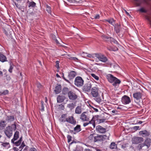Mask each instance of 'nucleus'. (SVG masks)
Returning a JSON list of instances; mask_svg holds the SVG:
<instances>
[{"instance_id": "f257e3e1", "label": "nucleus", "mask_w": 151, "mask_h": 151, "mask_svg": "<svg viewBox=\"0 0 151 151\" xmlns=\"http://www.w3.org/2000/svg\"><path fill=\"white\" fill-rule=\"evenodd\" d=\"M108 81L110 83H113L112 85L114 87L119 85L121 81L111 74H108L106 76Z\"/></svg>"}, {"instance_id": "f03ea898", "label": "nucleus", "mask_w": 151, "mask_h": 151, "mask_svg": "<svg viewBox=\"0 0 151 151\" xmlns=\"http://www.w3.org/2000/svg\"><path fill=\"white\" fill-rule=\"evenodd\" d=\"M12 127L14 128V130L16 129V126L15 124L12 125V127L8 126L6 128L4 131V133L6 136L10 138L12 135L13 129Z\"/></svg>"}, {"instance_id": "7ed1b4c3", "label": "nucleus", "mask_w": 151, "mask_h": 151, "mask_svg": "<svg viewBox=\"0 0 151 151\" xmlns=\"http://www.w3.org/2000/svg\"><path fill=\"white\" fill-rule=\"evenodd\" d=\"M74 82V84L76 86L81 87L83 85L84 81L81 77L77 76Z\"/></svg>"}, {"instance_id": "20e7f679", "label": "nucleus", "mask_w": 151, "mask_h": 151, "mask_svg": "<svg viewBox=\"0 0 151 151\" xmlns=\"http://www.w3.org/2000/svg\"><path fill=\"white\" fill-rule=\"evenodd\" d=\"M90 117L88 116V113L84 112L80 115V119L82 122H88L89 120Z\"/></svg>"}, {"instance_id": "39448f33", "label": "nucleus", "mask_w": 151, "mask_h": 151, "mask_svg": "<svg viewBox=\"0 0 151 151\" xmlns=\"http://www.w3.org/2000/svg\"><path fill=\"white\" fill-rule=\"evenodd\" d=\"M95 57L98 58L99 60L103 62H106L108 59L104 55L101 54H95Z\"/></svg>"}, {"instance_id": "423d86ee", "label": "nucleus", "mask_w": 151, "mask_h": 151, "mask_svg": "<svg viewBox=\"0 0 151 151\" xmlns=\"http://www.w3.org/2000/svg\"><path fill=\"white\" fill-rule=\"evenodd\" d=\"M92 88V85L90 82L85 83L83 87V90L85 92H90Z\"/></svg>"}, {"instance_id": "0eeeda50", "label": "nucleus", "mask_w": 151, "mask_h": 151, "mask_svg": "<svg viewBox=\"0 0 151 151\" xmlns=\"http://www.w3.org/2000/svg\"><path fill=\"white\" fill-rule=\"evenodd\" d=\"M99 89L98 87H94L91 89V94L93 97H96L99 96Z\"/></svg>"}, {"instance_id": "6e6552de", "label": "nucleus", "mask_w": 151, "mask_h": 151, "mask_svg": "<svg viewBox=\"0 0 151 151\" xmlns=\"http://www.w3.org/2000/svg\"><path fill=\"white\" fill-rule=\"evenodd\" d=\"M144 141L143 138L141 137H134L132 140V143L138 144Z\"/></svg>"}, {"instance_id": "1a4fd4ad", "label": "nucleus", "mask_w": 151, "mask_h": 151, "mask_svg": "<svg viewBox=\"0 0 151 151\" xmlns=\"http://www.w3.org/2000/svg\"><path fill=\"white\" fill-rule=\"evenodd\" d=\"M122 103L124 104H128L131 102L130 98L126 95L124 96L122 99Z\"/></svg>"}, {"instance_id": "9d476101", "label": "nucleus", "mask_w": 151, "mask_h": 151, "mask_svg": "<svg viewBox=\"0 0 151 151\" xmlns=\"http://www.w3.org/2000/svg\"><path fill=\"white\" fill-rule=\"evenodd\" d=\"M96 132L99 133H104L106 132V128L100 125L97 126L96 127Z\"/></svg>"}, {"instance_id": "9b49d317", "label": "nucleus", "mask_w": 151, "mask_h": 151, "mask_svg": "<svg viewBox=\"0 0 151 151\" xmlns=\"http://www.w3.org/2000/svg\"><path fill=\"white\" fill-rule=\"evenodd\" d=\"M68 96L69 99L72 100H75L77 98V95L72 91H69L68 93Z\"/></svg>"}, {"instance_id": "f8f14e48", "label": "nucleus", "mask_w": 151, "mask_h": 151, "mask_svg": "<svg viewBox=\"0 0 151 151\" xmlns=\"http://www.w3.org/2000/svg\"><path fill=\"white\" fill-rule=\"evenodd\" d=\"M66 122L73 125H75L76 123V121L73 116H69L67 118Z\"/></svg>"}, {"instance_id": "ddd939ff", "label": "nucleus", "mask_w": 151, "mask_h": 151, "mask_svg": "<svg viewBox=\"0 0 151 151\" xmlns=\"http://www.w3.org/2000/svg\"><path fill=\"white\" fill-rule=\"evenodd\" d=\"M103 142V137L102 135L101 134H96L94 139V142Z\"/></svg>"}, {"instance_id": "4468645a", "label": "nucleus", "mask_w": 151, "mask_h": 151, "mask_svg": "<svg viewBox=\"0 0 151 151\" xmlns=\"http://www.w3.org/2000/svg\"><path fill=\"white\" fill-rule=\"evenodd\" d=\"M151 143V139L150 138H147L144 142V146H146V149H148L150 147V143Z\"/></svg>"}, {"instance_id": "2eb2a0df", "label": "nucleus", "mask_w": 151, "mask_h": 151, "mask_svg": "<svg viewBox=\"0 0 151 151\" xmlns=\"http://www.w3.org/2000/svg\"><path fill=\"white\" fill-rule=\"evenodd\" d=\"M150 133L149 132L146 130L141 131L139 132V134L143 137L148 136L150 135Z\"/></svg>"}, {"instance_id": "dca6fc26", "label": "nucleus", "mask_w": 151, "mask_h": 151, "mask_svg": "<svg viewBox=\"0 0 151 151\" xmlns=\"http://www.w3.org/2000/svg\"><path fill=\"white\" fill-rule=\"evenodd\" d=\"M142 94L140 92H137L133 94L134 98L137 100H139L141 98Z\"/></svg>"}, {"instance_id": "f3484780", "label": "nucleus", "mask_w": 151, "mask_h": 151, "mask_svg": "<svg viewBox=\"0 0 151 151\" xmlns=\"http://www.w3.org/2000/svg\"><path fill=\"white\" fill-rule=\"evenodd\" d=\"M62 86L61 85L57 84L55 87L54 91L56 94H58L60 93L61 91Z\"/></svg>"}, {"instance_id": "a211bd4d", "label": "nucleus", "mask_w": 151, "mask_h": 151, "mask_svg": "<svg viewBox=\"0 0 151 151\" xmlns=\"http://www.w3.org/2000/svg\"><path fill=\"white\" fill-rule=\"evenodd\" d=\"M65 97L63 95H59L57 98V101L58 103L63 102L65 99Z\"/></svg>"}, {"instance_id": "6ab92c4d", "label": "nucleus", "mask_w": 151, "mask_h": 151, "mask_svg": "<svg viewBox=\"0 0 151 151\" xmlns=\"http://www.w3.org/2000/svg\"><path fill=\"white\" fill-rule=\"evenodd\" d=\"M67 114H62L61 117L59 119V120L61 122H65L67 121Z\"/></svg>"}, {"instance_id": "aec40b11", "label": "nucleus", "mask_w": 151, "mask_h": 151, "mask_svg": "<svg viewBox=\"0 0 151 151\" xmlns=\"http://www.w3.org/2000/svg\"><path fill=\"white\" fill-rule=\"evenodd\" d=\"M0 61L2 62L7 61V58L6 56L1 52H0Z\"/></svg>"}, {"instance_id": "412c9836", "label": "nucleus", "mask_w": 151, "mask_h": 151, "mask_svg": "<svg viewBox=\"0 0 151 151\" xmlns=\"http://www.w3.org/2000/svg\"><path fill=\"white\" fill-rule=\"evenodd\" d=\"M76 75V73L75 71H71L69 73L68 77L70 79L74 78Z\"/></svg>"}, {"instance_id": "4be33fe9", "label": "nucleus", "mask_w": 151, "mask_h": 151, "mask_svg": "<svg viewBox=\"0 0 151 151\" xmlns=\"http://www.w3.org/2000/svg\"><path fill=\"white\" fill-rule=\"evenodd\" d=\"M19 132L17 131L15 132L14 134V137L11 140L12 143H14V141L17 139L19 137Z\"/></svg>"}, {"instance_id": "5701e85b", "label": "nucleus", "mask_w": 151, "mask_h": 151, "mask_svg": "<svg viewBox=\"0 0 151 151\" xmlns=\"http://www.w3.org/2000/svg\"><path fill=\"white\" fill-rule=\"evenodd\" d=\"M121 25L120 24H115L114 26V30L117 34L120 32V31Z\"/></svg>"}, {"instance_id": "b1692460", "label": "nucleus", "mask_w": 151, "mask_h": 151, "mask_svg": "<svg viewBox=\"0 0 151 151\" xmlns=\"http://www.w3.org/2000/svg\"><path fill=\"white\" fill-rule=\"evenodd\" d=\"M27 3L28 4V7L29 8L32 7L34 8L36 4L33 1L30 2L29 1H28Z\"/></svg>"}, {"instance_id": "393cba45", "label": "nucleus", "mask_w": 151, "mask_h": 151, "mask_svg": "<svg viewBox=\"0 0 151 151\" xmlns=\"http://www.w3.org/2000/svg\"><path fill=\"white\" fill-rule=\"evenodd\" d=\"M6 120L9 122L13 121L14 120V116H8L6 118Z\"/></svg>"}, {"instance_id": "a878e982", "label": "nucleus", "mask_w": 151, "mask_h": 151, "mask_svg": "<svg viewBox=\"0 0 151 151\" xmlns=\"http://www.w3.org/2000/svg\"><path fill=\"white\" fill-rule=\"evenodd\" d=\"M81 106H77L76 108L75 112L76 114H79L81 113Z\"/></svg>"}, {"instance_id": "bb28decb", "label": "nucleus", "mask_w": 151, "mask_h": 151, "mask_svg": "<svg viewBox=\"0 0 151 151\" xmlns=\"http://www.w3.org/2000/svg\"><path fill=\"white\" fill-rule=\"evenodd\" d=\"M69 91L68 88L67 87L64 88L62 91V93L64 95H66L67 94L68 95V93Z\"/></svg>"}, {"instance_id": "cd10ccee", "label": "nucleus", "mask_w": 151, "mask_h": 151, "mask_svg": "<svg viewBox=\"0 0 151 151\" xmlns=\"http://www.w3.org/2000/svg\"><path fill=\"white\" fill-rule=\"evenodd\" d=\"M81 126L80 125H77L74 129V130L76 132H78L81 131Z\"/></svg>"}, {"instance_id": "c85d7f7f", "label": "nucleus", "mask_w": 151, "mask_h": 151, "mask_svg": "<svg viewBox=\"0 0 151 151\" xmlns=\"http://www.w3.org/2000/svg\"><path fill=\"white\" fill-rule=\"evenodd\" d=\"M110 136V134L109 133L106 134V135H102L103 142L106 140H109V138Z\"/></svg>"}, {"instance_id": "c756f323", "label": "nucleus", "mask_w": 151, "mask_h": 151, "mask_svg": "<svg viewBox=\"0 0 151 151\" xmlns=\"http://www.w3.org/2000/svg\"><path fill=\"white\" fill-rule=\"evenodd\" d=\"M1 145L3 146V147L6 148L8 149L10 147L9 143L8 142H1Z\"/></svg>"}, {"instance_id": "7c9ffc66", "label": "nucleus", "mask_w": 151, "mask_h": 151, "mask_svg": "<svg viewBox=\"0 0 151 151\" xmlns=\"http://www.w3.org/2000/svg\"><path fill=\"white\" fill-rule=\"evenodd\" d=\"M107 49L110 51H115L118 50V48L116 47H107Z\"/></svg>"}, {"instance_id": "2f4dec72", "label": "nucleus", "mask_w": 151, "mask_h": 151, "mask_svg": "<svg viewBox=\"0 0 151 151\" xmlns=\"http://www.w3.org/2000/svg\"><path fill=\"white\" fill-rule=\"evenodd\" d=\"M137 6H139L142 3V0H133Z\"/></svg>"}, {"instance_id": "473e14b6", "label": "nucleus", "mask_w": 151, "mask_h": 151, "mask_svg": "<svg viewBox=\"0 0 151 151\" xmlns=\"http://www.w3.org/2000/svg\"><path fill=\"white\" fill-rule=\"evenodd\" d=\"M5 122L4 121H1L0 122V128L3 129L6 126V124H5Z\"/></svg>"}, {"instance_id": "72a5a7b5", "label": "nucleus", "mask_w": 151, "mask_h": 151, "mask_svg": "<svg viewBox=\"0 0 151 151\" xmlns=\"http://www.w3.org/2000/svg\"><path fill=\"white\" fill-rule=\"evenodd\" d=\"M102 38L104 41H109V39L111 38V37H109L105 35H103L101 36Z\"/></svg>"}, {"instance_id": "f704fd0d", "label": "nucleus", "mask_w": 151, "mask_h": 151, "mask_svg": "<svg viewBox=\"0 0 151 151\" xmlns=\"http://www.w3.org/2000/svg\"><path fill=\"white\" fill-rule=\"evenodd\" d=\"M110 147L111 149H116L117 147L116 145L114 142H112L111 143Z\"/></svg>"}, {"instance_id": "c9c22d12", "label": "nucleus", "mask_w": 151, "mask_h": 151, "mask_svg": "<svg viewBox=\"0 0 151 151\" xmlns=\"http://www.w3.org/2000/svg\"><path fill=\"white\" fill-rule=\"evenodd\" d=\"M96 134H90L88 137V139L90 140H93L94 142V137H95Z\"/></svg>"}, {"instance_id": "e433bc0d", "label": "nucleus", "mask_w": 151, "mask_h": 151, "mask_svg": "<svg viewBox=\"0 0 151 151\" xmlns=\"http://www.w3.org/2000/svg\"><path fill=\"white\" fill-rule=\"evenodd\" d=\"M46 10L48 13L51 14V8L48 5H46Z\"/></svg>"}, {"instance_id": "4c0bfd02", "label": "nucleus", "mask_w": 151, "mask_h": 151, "mask_svg": "<svg viewBox=\"0 0 151 151\" xmlns=\"http://www.w3.org/2000/svg\"><path fill=\"white\" fill-rule=\"evenodd\" d=\"M89 122V124H92L93 126V128H94L95 127V122L94 120L92 118L91 121H88Z\"/></svg>"}, {"instance_id": "58836bf2", "label": "nucleus", "mask_w": 151, "mask_h": 151, "mask_svg": "<svg viewBox=\"0 0 151 151\" xmlns=\"http://www.w3.org/2000/svg\"><path fill=\"white\" fill-rule=\"evenodd\" d=\"M75 106V104L73 103H72L68 104L67 107L70 109H72L74 108Z\"/></svg>"}, {"instance_id": "ea45409f", "label": "nucleus", "mask_w": 151, "mask_h": 151, "mask_svg": "<svg viewBox=\"0 0 151 151\" xmlns=\"http://www.w3.org/2000/svg\"><path fill=\"white\" fill-rule=\"evenodd\" d=\"M96 99H95V100L99 103H101V102L102 100L101 97H99V96H98L97 97H95Z\"/></svg>"}, {"instance_id": "a19ab883", "label": "nucleus", "mask_w": 151, "mask_h": 151, "mask_svg": "<svg viewBox=\"0 0 151 151\" xmlns=\"http://www.w3.org/2000/svg\"><path fill=\"white\" fill-rule=\"evenodd\" d=\"M144 145H143V144H139L137 147V149L138 150H140L142 149L143 147L144 146Z\"/></svg>"}, {"instance_id": "79ce46f5", "label": "nucleus", "mask_w": 151, "mask_h": 151, "mask_svg": "<svg viewBox=\"0 0 151 151\" xmlns=\"http://www.w3.org/2000/svg\"><path fill=\"white\" fill-rule=\"evenodd\" d=\"M99 115H95L94 116H93L92 118L94 120L95 122L96 121V123H98V120L99 119Z\"/></svg>"}, {"instance_id": "37998d69", "label": "nucleus", "mask_w": 151, "mask_h": 151, "mask_svg": "<svg viewBox=\"0 0 151 151\" xmlns=\"http://www.w3.org/2000/svg\"><path fill=\"white\" fill-rule=\"evenodd\" d=\"M138 11L142 12V13H146L147 12V11L145 9L143 8H141Z\"/></svg>"}, {"instance_id": "c03bdc74", "label": "nucleus", "mask_w": 151, "mask_h": 151, "mask_svg": "<svg viewBox=\"0 0 151 151\" xmlns=\"http://www.w3.org/2000/svg\"><path fill=\"white\" fill-rule=\"evenodd\" d=\"M91 76L95 78L96 80H99V77L98 76H96L94 73H91Z\"/></svg>"}, {"instance_id": "a18cd8bd", "label": "nucleus", "mask_w": 151, "mask_h": 151, "mask_svg": "<svg viewBox=\"0 0 151 151\" xmlns=\"http://www.w3.org/2000/svg\"><path fill=\"white\" fill-rule=\"evenodd\" d=\"M106 21L112 25L113 24V23L114 22V20L113 19L107 20Z\"/></svg>"}, {"instance_id": "49530a36", "label": "nucleus", "mask_w": 151, "mask_h": 151, "mask_svg": "<svg viewBox=\"0 0 151 151\" xmlns=\"http://www.w3.org/2000/svg\"><path fill=\"white\" fill-rule=\"evenodd\" d=\"M106 119H99V120H98V124H100V123H103L105 122Z\"/></svg>"}, {"instance_id": "de8ad7c7", "label": "nucleus", "mask_w": 151, "mask_h": 151, "mask_svg": "<svg viewBox=\"0 0 151 151\" xmlns=\"http://www.w3.org/2000/svg\"><path fill=\"white\" fill-rule=\"evenodd\" d=\"M10 66L9 68V71L10 73H12V70L13 68V67L12 66V63H10Z\"/></svg>"}, {"instance_id": "09e8293b", "label": "nucleus", "mask_w": 151, "mask_h": 151, "mask_svg": "<svg viewBox=\"0 0 151 151\" xmlns=\"http://www.w3.org/2000/svg\"><path fill=\"white\" fill-rule=\"evenodd\" d=\"M56 63V67L57 69H59L60 68L59 67V61H57L55 62Z\"/></svg>"}, {"instance_id": "8fccbe9b", "label": "nucleus", "mask_w": 151, "mask_h": 151, "mask_svg": "<svg viewBox=\"0 0 151 151\" xmlns=\"http://www.w3.org/2000/svg\"><path fill=\"white\" fill-rule=\"evenodd\" d=\"M9 91L7 90H5L2 91V94L3 95H6L8 93Z\"/></svg>"}, {"instance_id": "3c124183", "label": "nucleus", "mask_w": 151, "mask_h": 151, "mask_svg": "<svg viewBox=\"0 0 151 151\" xmlns=\"http://www.w3.org/2000/svg\"><path fill=\"white\" fill-rule=\"evenodd\" d=\"M3 31L4 33L6 35H8V29L7 30L6 29H3Z\"/></svg>"}, {"instance_id": "603ef678", "label": "nucleus", "mask_w": 151, "mask_h": 151, "mask_svg": "<svg viewBox=\"0 0 151 151\" xmlns=\"http://www.w3.org/2000/svg\"><path fill=\"white\" fill-rule=\"evenodd\" d=\"M140 129V127L139 126H136L133 127V129L135 131H136L137 130H139Z\"/></svg>"}, {"instance_id": "864d4df0", "label": "nucleus", "mask_w": 151, "mask_h": 151, "mask_svg": "<svg viewBox=\"0 0 151 151\" xmlns=\"http://www.w3.org/2000/svg\"><path fill=\"white\" fill-rule=\"evenodd\" d=\"M37 86L38 88V89L39 90L41 88H42V86L40 83H37Z\"/></svg>"}, {"instance_id": "5fc2aeb1", "label": "nucleus", "mask_w": 151, "mask_h": 151, "mask_svg": "<svg viewBox=\"0 0 151 151\" xmlns=\"http://www.w3.org/2000/svg\"><path fill=\"white\" fill-rule=\"evenodd\" d=\"M50 36L53 40H55L56 39V36L53 34H51L50 35Z\"/></svg>"}, {"instance_id": "6e6d98bb", "label": "nucleus", "mask_w": 151, "mask_h": 151, "mask_svg": "<svg viewBox=\"0 0 151 151\" xmlns=\"http://www.w3.org/2000/svg\"><path fill=\"white\" fill-rule=\"evenodd\" d=\"M13 143L15 144L16 146H19L20 145L21 142H20L19 141H18L16 142H14V143Z\"/></svg>"}, {"instance_id": "4d7b16f0", "label": "nucleus", "mask_w": 151, "mask_h": 151, "mask_svg": "<svg viewBox=\"0 0 151 151\" xmlns=\"http://www.w3.org/2000/svg\"><path fill=\"white\" fill-rule=\"evenodd\" d=\"M29 151H38L34 147H31L30 148Z\"/></svg>"}, {"instance_id": "13d9d810", "label": "nucleus", "mask_w": 151, "mask_h": 151, "mask_svg": "<svg viewBox=\"0 0 151 151\" xmlns=\"http://www.w3.org/2000/svg\"><path fill=\"white\" fill-rule=\"evenodd\" d=\"M43 103H44V102L43 101L41 102V110L42 111H44V105H43Z\"/></svg>"}, {"instance_id": "bf43d9fd", "label": "nucleus", "mask_w": 151, "mask_h": 151, "mask_svg": "<svg viewBox=\"0 0 151 151\" xmlns=\"http://www.w3.org/2000/svg\"><path fill=\"white\" fill-rule=\"evenodd\" d=\"M67 138H68V142H70L71 140V137L69 135H68V136H67Z\"/></svg>"}, {"instance_id": "052dcab7", "label": "nucleus", "mask_w": 151, "mask_h": 151, "mask_svg": "<svg viewBox=\"0 0 151 151\" xmlns=\"http://www.w3.org/2000/svg\"><path fill=\"white\" fill-rule=\"evenodd\" d=\"M15 5H16V7L17 8L19 9H20L21 8V6L20 5L18 4L15 3Z\"/></svg>"}, {"instance_id": "680f3d73", "label": "nucleus", "mask_w": 151, "mask_h": 151, "mask_svg": "<svg viewBox=\"0 0 151 151\" xmlns=\"http://www.w3.org/2000/svg\"><path fill=\"white\" fill-rule=\"evenodd\" d=\"M147 19L150 23V24L151 26V17H147Z\"/></svg>"}, {"instance_id": "e2e57ef3", "label": "nucleus", "mask_w": 151, "mask_h": 151, "mask_svg": "<svg viewBox=\"0 0 151 151\" xmlns=\"http://www.w3.org/2000/svg\"><path fill=\"white\" fill-rule=\"evenodd\" d=\"M89 124V122H86L83 124V125L84 127H85L88 125Z\"/></svg>"}, {"instance_id": "0e129e2a", "label": "nucleus", "mask_w": 151, "mask_h": 151, "mask_svg": "<svg viewBox=\"0 0 151 151\" xmlns=\"http://www.w3.org/2000/svg\"><path fill=\"white\" fill-rule=\"evenodd\" d=\"M100 17L99 15V14H97L94 17V19H99Z\"/></svg>"}, {"instance_id": "69168bd1", "label": "nucleus", "mask_w": 151, "mask_h": 151, "mask_svg": "<svg viewBox=\"0 0 151 151\" xmlns=\"http://www.w3.org/2000/svg\"><path fill=\"white\" fill-rule=\"evenodd\" d=\"M70 58L71 60H73L75 61H77V60H78V59L75 57H71Z\"/></svg>"}, {"instance_id": "338daca9", "label": "nucleus", "mask_w": 151, "mask_h": 151, "mask_svg": "<svg viewBox=\"0 0 151 151\" xmlns=\"http://www.w3.org/2000/svg\"><path fill=\"white\" fill-rule=\"evenodd\" d=\"M54 41L56 42L57 44L59 45H60V43L57 39H56Z\"/></svg>"}, {"instance_id": "774afa93", "label": "nucleus", "mask_w": 151, "mask_h": 151, "mask_svg": "<svg viewBox=\"0 0 151 151\" xmlns=\"http://www.w3.org/2000/svg\"><path fill=\"white\" fill-rule=\"evenodd\" d=\"M73 151H81L79 150L78 147H77L76 148L73 150Z\"/></svg>"}]
</instances>
